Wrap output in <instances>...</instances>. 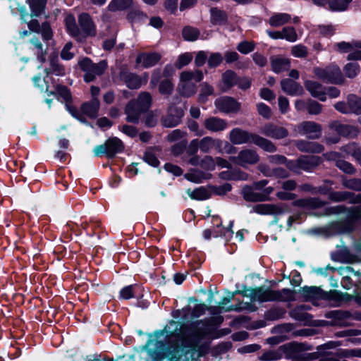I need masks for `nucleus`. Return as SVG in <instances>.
<instances>
[{
	"mask_svg": "<svg viewBox=\"0 0 361 361\" xmlns=\"http://www.w3.org/2000/svg\"><path fill=\"white\" fill-rule=\"evenodd\" d=\"M238 293L244 297L249 298L252 302H287L293 299V292L288 288L274 290L259 287L257 288H245Z\"/></svg>",
	"mask_w": 361,
	"mask_h": 361,
	"instance_id": "f257e3e1",
	"label": "nucleus"
},
{
	"mask_svg": "<svg viewBox=\"0 0 361 361\" xmlns=\"http://www.w3.org/2000/svg\"><path fill=\"white\" fill-rule=\"evenodd\" d=\"M229 140L233 145L253 143L268 152H275L276 147L270 140L257 134L250 133L240 128H235L229 133Z\"/></svg>",
	"mask_w": 361,
	"mask_h": 361,
	"instance_id": "f03ea898",
	"label": "nucleus"
},
{
	"mask_svg": "<svg viewBox=\"0 0 361 361\" xmlns=\"http://www.w3.org/2000/svg\"><path fill=\"white\" fill-rule=\"evenodd\" d=\"M300 295L305 301L324 300L332 302L334 305H340L344 300V295L336 290L324 292L316 286L304 287Z\"/></svg>",
	"mask_w": 361,
	"mask_h": 361,
	"instance_id": "7ed1b4c3",
	"label": "nucleus"
},
{
	"mask_svg": "<svg viewBox=\"0 0 361 361\" xmlns=\"http://www.w3.org/2000/svg\"><path fill=\"white\" fill-rule=\"evenodd\" d=\"M152 96L149 92H141L137 99L130 101L125 109L127 115L126 120L128 122L136 123L138 122L141 114L150 107Z\"/></svg>",
	"mask_w": 361,
	"mask_h": 361,
	"instance_id": "20e7f679",
	"label": "nucleus"
},
{
	"mask_svg": "<svg viewBox=\"0 0 361 361\" xmlns=\"http://www.w3.org/2000/svg\"><path fill=\"white\" fill-rule=\"evenodd\" d=\"M204 78L202 71H183L180 75L177 90L183 97H189L197 92V83Z\"/></svg>",
	"mask_w": 361,
	"mask_h": 361,
	"instance_id": "39448f33",
	"label": "nucleus"
},
{
	"mask_svg": "<svg viewBox=\"0 0 361 361\" xmlns=\"http://www.w3.org/2000/svg\"><path fill=\"white\" fill-rule=\"evenodd\" d=\"M345 214L346 219L352 224H361V205L347 208L343 205L329 207L325 209L326 215Z\"/></svg>",
	"mask_w": 361,
	"mask_h": 361,
	"instance_id": "423d86ee",
	"label": "nucleus"
},
{
	"mask_svg": "<svg viewBox=\"0 0 361 361\" xmlns=\"http://www.w3.org/2000/svg\"><path fill=\"white\" fill-rule=\"evenodd\" d=\"M314 73L319 79L330 83L341 84L344 80L339 67L334 64L325 68H315Z\"/></svg>",
	"mask_w": 361,
	"mask_h": 361,
	"instance_id": "0eeeda50",
	"label": "nucleus"
},
{
	"mask_svg": "<svg viewBox=\"0 0 361 361\" xmlns=\"http://www.w3.org/2000/svg\"><path fill=\"white\" fill-rule=\"evenodd\" d=\"M80 66L85 73L84 80L90 82L92 81L97 76L102 75L107 67L105 61H101L98 63H94L92 61L86 58L80 62Z\"/></svg>",
	"mask_w": 361,
	"mask_h": 361,
	"instance_id": "6e6552de",
	"label": "nucleus"
},
{
	"mask_svg": "<svg viewBox=\"0 0 361 361\" xmlns=\"http://www.w3.org/2000/svg\"><path fill=\"white\" fill-rule=\"evenodd\" d=\"M229 159L236 165L247 168L248 166L258 163L259 157L255 150L246 148L240 150L237 156L231 157Z\"/></svg>",
	"mask_w": 361,
	"mask_h": 361,
	"instance_id": "1a4fd4ad",
	"label": "nucleus"
},
{
	"mask_svg": "<svg viewBox=\"0 0 361 361\" xmlns=\"http://www.w3.org/2000/svg\"><path fill=\"white\" fill-rule=\"evenodd\" d=\"M78 23L82 35V41L88 37H94L97 35L96 25L88 13H81L78 16Z\"/></svg>",
	"mask_w": 361,
	"mask_h": 361,
	"instance_id": "9d476101",
	"label": "nucleus"
},
{
	"mask_svg": "<svg viewBox=\"0 0 361 361\" xmlns=\"http://www.w3.org/2000/svg\"><path fill=\"white\" fill-rule=\"evenodd\" d=\"M296 128L299 133L311 139H317L322 134V126L313 121H303Z\"/></svg>",
	"mask_w": 361,
	"mask_h": 361,
	"instance_id": "9b49d317",
	"label": "nucleus"
},
{
	"mask_svg": "<svg viewBox=\"0 0 361 361\" xmlns=\"http://www.w3.org/2000/svg\"><path fill=\"white\" fill-rule=\"evenodd\" d=\"M215 106L216 109L223 113H236L240 108V104L233 98L222 97L216 99Z\"/></svg>",
	"mask_w": 361,
	"mask_h": 361,
	"instance_id": "f8f14e48",
	"label": "nucleus"
},
{
	"mask_svg": "<svg viewBox=\"0 0 361 361\" xmlns=\"http://www.w3.org/2000/svg\"><path fill=\"white\" fill-rule=\"evenodd\" d=\"M260 133L267 137L276 140L283 139L288 135V131L286 128L273 123L265 124L261 128Z\"/></svg>",
	"mask_w": 361,
	"mask_h": 361,
	"instance_id": "ddd939ff",
	"label": "nucleus"
},
{
	"mask_svg": "<svg viewBox=\"0 0 361 361\" xmlns=\"http://www.w3.org/2000/svg\"><path fill=\"white\" fill-rule=\"evenodd\" d=\"M156 347L157 349H159L158 357L160 359L164 357H169L170 359L178 358L180 356V353L183 352V348L177 343L166 348L165 345L161 341L157 342Z\"/></svg>",
	"mask_w": 361,
	"mask_h": 361,
	"instance_id": "4468645a",
	"label": "nucleus"
},
{
	"mask_svg": "<svg viewBox=\"0 0 361 361\" xmlns=\"http://www.w3.org/2000/svg\"><path fill=\"white\" fill-rule=\"evenodd\" d=\"M305 88L310 94L322 102L326 99V89L320 83L313 80H306L304 83Z\"/></svg>",
	"mask_w": 361,
	"mask_h": 361,
	"instance_id": "2eb2a0df",
	"label": "nucleus"
},
{
	"mask_svg": "<svg viewBox=\"0 0 361 361\" xmlns=\"http://www.w3.org/2000/svg\"><path fill=\"white\" fill-rule=\"evenodd\" d=\"M223 141L220 139L213 138L212 137H204L200 140V149L204 153H208L212 149L218 152H222Z\"/></svg>",
	"mask_w": 361,
	"mask_h": 361,
	"instance_id": "dca6fc26",
	"label": "nucleus"
},
{
	"mask_svg": "<svg viewBox=\"0 0 361 361\" xmlns=\"http://www.w3.org/2000/svg\"><path fill=\"white\" fill-rule=\"evenodd\" d=\"M281 87L285 93L290 96H300L304 93L302 86L290 78L282 80Z\"/></svg>",
	"mask_w": 361,
	"mask_h": 361,
	"instance_id": "f3484780",
	"label": "nucleus"
},
{
	"mask_svg": "<svg viewBox=\"0 0 361 361\" xmlns=\"http://www.w3.org/2000/svg\"><path fill=\"white\" fill-rule=\"evenodd\" d=\"M121 77L126 85L130 89H137L140 87L142 84L147 83L148 79L147 74H145L143 78H141L138 75L128 72H123Z\"/></svg>",
	"mask_w": 361,
	"mask_h": 361,
	"instance_id": "a211bd4d",
	"label": "nucleus"
},
{
	"mask_svg": "<svg viewBox=\"0 0 361 361\" xmlns=\"http://www.w3.org/2000/svg\"><path fill=\"white\" fill-rule=\"evenodd\" d=\"M161 59V55L156 52L142 53L136 59V63L143 68H147L156 65Z\"/></svg>",
	"mask_w": 361,
	"mask_h": 361,
	"instance_id": "6ab92c4d",
	"label": "nucleus"
},
{
	"mask_svg": "<svg viewBox=\"0 0 361 361\" xmlns=\"http://www.w3.org/2000/svg\"><path fill=\"white\" fill-rule=\"evenodd\" d=\"M204 126L207 130L216 133L226 130L228 128V123L224 119L212 116L204 121Z\"/></svg>",
	"mask_w": 361,
	"mask_h": 361,
	"instance_id": "aec40b11",
	"label": "nucleus"
},
{
	"mask_svg": "<svg viewBox=\"0 0 361 361\" xmlns=\"http://www.w3.org/2000/svg\"><path fill=\"white\" fill-rule=\"evenodd\" d=\"M292 325L289 324H282L276 326L273 329L274 333H280L281 335L273 336L267 339V343L270 345H276L286 339H288V336L285 334H288L292 330Z\"/></svg>",
	"mask_w": 361,
	"mask_h": 361,
	"instance_id": "412c9836",
	"label": "nucleus"
},
{
	"mask_svg": "<svg viewBox=\"0 0 361 361\" xmlns=\"http://www.w3.org/2000/svg\"><path fill=\"white\" fill-rule=\"evenodd\" d=\"M66 29L68 34L74 37L76 40L82 42V35L81 34L80 30L76 24L75 17L68 14L64 19Z\"/></svg>",
	"mask_w": 361,
	"mask_h": 361,
	"instance_id": "4be33fe9",
	"label": "nucleus"
},
{
	"mask_svg": "<svg viewBox=\"0 0 361 361\" xmlns=\"http://www.w3.org/2000/svg\"><path fill=\"white\" fill-rule=\"evenodd\" d=\"M330 127L339 135L354 137H356L359 133L357 128L350 125L341 124L338 122H334L331 123Z\"/></svg>",
	"mask_w": 361,
	"mask_h": 361,
	"instance_id": "5701e85b",
	"label": "nucleus"
},
{
	"mask_svg": "<svg viewBox=\"0 0 361 361\" xmlns=\"http://www.w3.org/2000/svg\"><path fill=\"white\" fill-rule=\"evenodd\" d=\"M183 116V111L181 109H176L173 106L169 107V115L164 119V126L168 128H172L177 126Z\"/></svg>",
	"mask_w": 361,
	"mask_h": 361,
	"instance_id": "b1692460",
	"label": "nucleus"
},
{
	"mask_svg": "<svg viewBox=\"0 0 361 361\" xmlns=\"http://www.w3.org/2000/svg\"><path fill=\"white\" fill-rule=\"evenodd\" d=\"M253 211L262 215L279 214L283 212V208L279 204H260L255 206Z\"/></svg>",
	"mask_w": 361,
	"mask_h": 361,
	"instance_id": "393cba45",
	"label": "nucleus"
},
{
	"mask_svg": "<svg viewBox=\"0 0 361 361\" xmlns=\"http://www.w3.org/2000/svg\"><path fill=\"white\" fill-rule=\"evenodd\" d=\"M356 194L349 191H331L329 192V199L335 202L348 201L350 204H356L353 202L355 200Z\"/></svg>",
	"mask_w": 361,
	"mask_h": 361,
	"instance_id": "a878e982",
	"label": "nucleus"
},
{
	"mask_svg": "<svg viewBox=\"0 0 361 361\" xmlns=\"http://www.w3.org/2000/svg\"><path fill=\"white\" fill-rule=\"evenodd\" d=\"M295 145L300 151L310 153H320L323 152L324 149V147L318 142L306 140H298L296 142Z\"/></svg>",
	"mask_w": 361,
	"mask_h": 361,
	"instance_id": "bb28decb",
	"label": "nucleus"
},
{
	"mask_svg": "<svg viewBox=\"0 0 361 361\" xmlns=\"http://www.w3.org/2000/svg\"><path fill=\"white\" fill-rule=\"evenodd\" d=\"M322 162L321 158L317 156H302L299 158L300 171H310Z\"/></svg>",
	"mask_w": 361,
	"mask_h": 361,
	"instance_id": "cd10ccee",
	"label": "nucleus"
},
{
	"mask_svg": "<svg viewBox=\"0 0 361 361\" xmlns=\"http://www.w3.org/2000/svg\"><path fill=\"white\" fill-rule=\"evenodd\" d=\"M221 80V89L223 92H225L237 84L238 77L234 71L228 70L222 74Z\"/></svg>",
	"mask_w": 361,
	"mask_h": 361,
	"instance_id": "c85d7f7f",
	"label": "nucleus"
},
{
	"mask_svg": "<svg viewBox=\"0 0 361 361\" xmlns=\"http://www.w3.org/2000/svg\"><path fill=\"white\" fill-rule=\"evenodd\" d=\"M294 204L301 207L312 209L323 207L325 202L318 197H310L298 200L295 201Z\"/></svg>",
	"mask_w": 361,
	"mask_h": 361,
	"instance_id": "c756f323",
	"label": "nucleus"
},
{
	"mask_svg": "<svg viewBox=\"0 0 361 361\" xmlns=\"http://www.w3.org/2000/svg\"><path fill=\"white\" fill-rule=\"evenodd\" d=\"M107 157H114L117 153L121 152L123 149V144L117 137H113L106 140Z\"/></svg>",
	"mask_w": 361,
	"mask_h": 361,
	"instance_id": "7c9ffc66",
	"label": "nucleus"
},
{
	"mask_svg": "<svg viewBox=\"0 0 361 361\" xmlns=\"http://www.w3.org/2000/svg\"><path fill=\"white\" fill-rule=\"evenodd\" d=\"M291 20V17L286 13H274L269 19V24L272 27L282 26Z\"/></svg>",
	"mask_w": 361,
	"mask_h": 361,
	"instance_id": "2f4dec72",
	"label": "nucleus"
},
{
	"mask_svg": "<svg viewBox=\"0 0 361 361\" xmlns=\"http://www.w3.org/2000/svg\"><path fill=\"white\" fill-rule=\"evenodd\" d=\"M286 346L281 345L276 350H270L267 352L263 353L260 357L259 360L262 361H276L281 359L286 352Z\"/></svg>",
	"mask_w": 361,
	"mask_h": 361,
	"instance_id": "473e14b6",
	"label": "nucleus"
},
{
	"mask_svg": "<svg viewBox=\"0 0 361 361\" xmlns=\"http://www.w3.org/2000/svg\"><path fill=\"white\" fill-rule=\"evenodd\" d=\"M99 109V102L98 99H92L90 102L83 104L81 107L82 113L90 118L97 116Z\"/></svg>",
	"mask_w": 361,
	"mask_h": 361,
	"instance_id": "72a5a7b5",
	"label": "nucleus"
},
{
	"mask_svg": "<svg viewBox=\"0 0 361 361\" xmlns=\"http://www.w3.org/2000/svg\"><path fill=\"white\" fill-rule=\"evenodd\" d=\"M211 23L215 25H222L227 23L228 17L226 13L217 8L210 9Z\"/></svg>",
	"mask_w": 361,
	"mask_h": 361,
	"instance_id": "f704fd0d",
	"label": "nucleus"
},
{
	"mask_svg": "<svg viewBox=\"0 0 361 361\" xmlns=\"http://www.w3.org/2000/svg\"><path fill=\"white\" fill-rule=\"evenodd\" d=\"M252 187L245 186L243 189V194L245 200L250 202H263L264 197L262 195V192H257Z\"/></svg>",
	"mask_w": 361,
	"mask_h": 361,
	"instance_id": "c9c22d12",
	"label": "nucleus"
},
{
	"mask_svg": "<svg viewBox=\"0 0 361 361\" xmlns=\"http://www.w3.org/2000/svg\"><path fill=\"white\" fill-rule=\"evenodd\" d=\"M214 221L216 222V228L214 231V237H224L226 240H228L233 235V231L231 230L233 226V221L229 224V227L227 228H221V223L219 224V218H214Z\"/></svg>",
	"mask_w": 361,
	"mask_h": 361,
	"instance_id": "e433bc0d",
	"label": "nucleus"
},
{
	"mask_svg": "<svg viewBox=\"0 0 361 361\" xmlns=\"http://www.w3.org/2000/svg\"><path fill=\"white\" fill-rule=\"evenodd\" d=\"M133 3V0H111L107 8L113 12L125 11L130 8Z\"/></svg>",
	"mask_w": 361,
	"mask_h": 361,
	"instance_id": "4c0bfd02",
	"label": "nucleus"
},
{
	"mask_svg": "<svg viewBox=\"0 0 361 361\" xmlns=\"http://www.w3.org/2000/svg\"><path fill=\"white\" fill-rule=\"evenodd\" d=\"M45 71L47 75L51 73L58 76H62L66 73L64 67L59 63V60L56 56H54L50 59L49 67L46 68Z\"/></svg>",
	"mask_w": 361,
	"mask_h": 361,
	"instance_id": "58836bf2",
	"label": "nucleus"
},
{
	"mask_svg": "<svg viewBox=\"0 0 361 361\" xmlns=\"http://www.w3.org/2000/svg\"><path fill=\"white\" fill-rule=\"evenodd\" d=\"M342 150L346 154L351 155L361 166V147L355 142H352L343 146Z\"/></svg>",
	"mask_w": 361,
	"mask_h": 361,
	"instance_id": "ea45409f",
	"label": "nucleus"
},
{
	"mask_svg": "<svg viewBox=\"0 0 361 361\" xmlns=\"http://www.w3.org/2000/svg\"><path fill=\"white\" fill-rule=\"evenodd\" d=\"M272 70L275 73H280L286 71L290 67V61L288 59L282 57H274L271 60Z\"/></svg>",
	"mask_w": 361,
	"mask_h": 361,
	"instance_id": "a19ab883",
	"label": "nucleus"
},
{
	"mask_svg": "<svg viewBox=\"0 0 361 361\" xmlns=\"http://www.w3.org/2000/svg\"><path fill=\"white\" fill-rule=\"evenodd\" d=\"M27 4L29 5L32 16H40L45 7L47 0H26Z\"/></svg>",
	"mask_w": 361,
	"mask_h": 361,
	"instance_id": "79ce46f5",
	"label": "nucleus"
},
{
	"mask_svg": "<svg viewBox=\"0 0 361 361\" xmlns=\"http://www.w3.org/2000/svg\"><path fill=\"white\" fill-rule=\"evenodd\" d=\"M353 0H331L329 9L333 12H343L348 10Z\"/></svg>",
	"mask_w": 361,
	"mask_h": 361,
	"instance_id": "37998d69",
	"label": "nucleus"
},
{
	"mask_svg": "<svg viewBox=\"0 0 361 361\" xmlns=\"http://www.w3.org/2000/svg\"><path fill=\"white\" fill-rule=\"evenodd\" d=\"M337 50L341 53H350L355 49H361V41L352 42H341L335 44Z\"/></svg>",
	"mask_w": 361,
	"mask_h": 361,
	"instance_id": "c03bdc74",
	"label": "nucleus"
},
{
	"mask_svg": "<svg viewBox=\"0 0 361 361\" xmlns=\"http://www.w3.org/2000/svg\"><path fill=\"white\" fill-rule=\"evenodd\" d=\"M342 185L344 188L361 192V178H348L345 177L342 178Z\"/></svg>",
	"mask_w": 361,
	"mask_h": 361,
	"instance_id": "a18cd8bd",
	"label": "nucleus"
},
{
	"mask_svg": "<svg viewBox=\"0 0 361 361\" xmlns=\"http://www.w3.org/2000/svg\"><path fill=\"white\" fill-rule=\"evenodd\" d=\"M348 102L352 113L361 114V98L355 94H349Z\"/></svg>",
	"mask_w": 361,
	"mask_h": 361,
	"instance_id": "49530a36",
	"label": "nucleus"
},
{
	"mask_svg": "<svg viewBox=\"0 0 361 361\" xmlns=\"http://www.w3.org/2000/svg\"><path fill=\"white\" fill-rule=\"evenodd\" d=\"M343 71L346 77L354 78L360 73V68L357 63L351 62L344 66Z\"/></svg>",
	"mask_w": 361,
	"mask_h": 361,
	"instance_id": "de8ad7c7",
	"label": "nucleus"
},
{
	"mask_svg": "<svg viewBox=\"0 0 361 361\" xmlns=\"http://www.w3.org/2000/svg\"><path fill=\"white\" fill-rule=\"evenodd\" d=\"M182 35L185 40L195 41L200 35V31L195 27L187 26L183 29Z\"/></svg>",
	"mask_w": 361,
	"mask_h": 361,
	"instance_id": "09e8293b",
	"label": "nucleus"
},
{
	"mask_svg": "<svg viewBox=\"0 0 361 361\" xmlns=\"http://www.w3.org/2000/svg\"><path fill=\"white\" fill-rule=\"evenodd\" d=\"M188 195L194 200H204L209 198V193L207 190L203 188H199L194 190H188Z\"/></svg>",
	"mask_w": 361,
	"mask_h": 361,
	"instance_id": "8fccbe9b",
	"label": "nucleus"
},
{
	"mask_svg": "<svg viewBox=\"0 0 361 361\" xmlns=\"http://www.w3.org/2000/svg\"><path fill=\"white\" fill-rule=\"evenodd\" d=\"M223 56L219 52H213L209 54L207 60L208 66L215 68L219 66L223 61Z\"/></svg>",
	"mask_w": 361,
	"mask_h": 361,
	"instance_id": "3c124183",
	"label": "nucleus"
},
{
	"mask_svg": "<svg viewBox=\"0 0 361 361\" xmlns=\"http://www.w3.org/2000/svg\"><path fill=\"white\" fill-rule=\"evenodd\" d=\"M336 165L340 170L345 173L354 174L356 172V169L353 164L345 160H337Z\"/></svg>",
	"mask_w": 361,
	"mask_h": 361,
	"instance_id": "603ef678",
	"label": "nucleus"
},
{
	"mask_svg": "<svg viewBox=\"0 0 361 361\" xmlns=\"http://www.w3.org/2000/svg\"><path fill=\"white\" fill-rule=\"evenodd\" d=\"M283 39L294 42L298 39V35L293 27H285L282 29Z\"/></svg>",
	"mask_w": 361,
	"mask_h": 361,
	"instance_id": "864d4df0",
	"label": "nucleus"
},
{
	"mask_svg": "<svg viewBox=\"0 0 361 361\" xmlns=\"http://www.w3.org/2000/svg\"><path fill=\"white\" fill-rule=\"evenodd\" d=\"M192 59V55L191 53H184L180 54L177 61H176L175 66L177 68L180 69L181 68L189 64Z\"/></svg>",
	"mask_w": 361,
	"mask_h": 361,
	"instance_id": "5fc2aeb1",
	"label": "nucleus"
},
{
	"mask_svg": "<svg viewBox=\"0 0 361 361\" xmlns=\"http://www.w3.org/2000/svg\"><path fill=\"white\" fill-rule=\"evenodd\" d=\"M173 90V85L170 80L166 79L161 82L159 87L160 94L169 96L172 93Z\"/></svg>",
	"mask_w": 361,
	"mask_h": 361,
	"instance_id": "6e6d98bb",
	"label": "nucleus"
},
{
	"mask_svg": "<svg viewBox=\"0 0 361 361\" xmlns=\"http://www.w3.org/2000/svg\"><path fill=\"white\" fill-rule=\"evenodd\" d=\"M200 165L205 170L214 171L216 166L215 159L211 156H206L200 161Z\"/></svg>",
	"mask_w": 361,
	"mask_h": 361,
	"instance_id": "4d7b16f0",
	"label": "nucleus"
},
{
	"mask_svg": "<svg viewBox=\"0 0 361 361\" xmlns=\"http://www.w3.org/2000/svg\"><path fill=\"white\" fill-rule=\"evenodd\" d=\"M147 18V15L139 9L131 11L128 14V18L134 23L145 20Z\"/></svg>",
	"mask_w": 361,
	"mask_h": 361,
	"instance_id": "13d9d810",
	"label": "nucleus"
},
{
	"mask_svg": "<svg viewBox=\"0 0 361 361\" xmlns=\"http://www.w3.org/2000/svg\"><path fill=\"white\" fill-rule=\"evenodd\" d=\"M33 82L37 87L40 88L41 91L53 94L54 91L50 90L49 86L47 85V81L46 79H42L39 76H35L33 78Z\"/></svg>",
	"mask_w": 361,
	"mask_h": 361,
	"instance_id": "bf43d9fd",
	"label": "nucleus"
},
{
	"mask_svg": "<svg viewBox=\"0 0 361 361\" xmlns=\"http://www.w3.org/2000/svg\"><path fill=\"white\" fill-rule=\"evenodd\" d=\"M255 49V44L248 41H243L239 43L237 46V49L238 51L243 54H247L252 52Z\"/></svg>",
	"mask_w": 361,
	"mask_h": 361,
	"instance_id": "052dcab7",
	"label": "nucleus"
},
{
	"mask_svg": "<svg viewBox=\"0 0 361 361\" xmlns=\"http://www.w3.org/2000/svg\"><path fill=\"white\" fill-rule=\"evenodd\" d=\"M291 54L298 58L306 57L307 55V49L302 44H297L292 47Z\"/></svg>",
	"mask_w": 361,
	"mask_h": 361,
	"instance_id": "680f3d73",
	"label": "nucleus"
},
{
	"mask_svg": "<svg viewBox=\"0 0 361 361\" xmlns=\"http://www.w3.org/2000/svg\"><path fill=\"white\" fill-rule=\"evenodd\" d=\"M308 113L313 115H317L321 113L322 106L319 103L314 100H310L307 106Z\"/></svg>",
	"mask_w": 361,
	"mask_h": 361,
	"instance_id": "e2e57ef3",
	"label": "nucleus"
},
{
	"mask_svg": "<svg viewBox=\"0 0 361 361\" xmlns=\"http://www.w3.org/2000/svg\"><path fill=\"white\" fill-rule=\"evenodd\" d=\"M214 93V88L212 85L207 82H203L201 85V92L200 94V99L204 101L207 97L212 95Z\"/></svg>",
	"mask_w": 361,
	"mask_h": 361,
	"instance_id": "0e129e2a",
	"label": "nucleus"
},
{
	"mask_svg": "<svg viewBox=\"0 0 361 361\" xmlns=\"http://www.w3.org/2000/svg\"><path fill=\"white\" fill-rule=\"evenodd\" d=\"M39 32L42 33L44 40L49 41L52 39L53 32L50 25L48 23H44L42 24Z\"/></svg>",
	"mask_w": 361,
	"mask_h": 361,
	"instance_id": "69168bd1",
	"label": "nucleus"
},
{
	"mask_svg": "<svg viewBox=\"0 0 361 361\" xmlns=\"http://www.w3.org/2000/svg\"><path fill=\"white\" fill-rule=\"evenodd\" d=\"M56 93L66 102L71 100V95L69 90L64 86H57L55 88Z\"/></svg>",
	"mask_w": 361,
	"mask_h": 361,
	"instance_id": "338daca9",
	"label": "nucleus"
},
{
	"mask_svg": "<svg viewBox=\"0 0 361 361\" xmlns=\"http://www.w3.org/2000/svg\"><path fill=\"white\" fill-rule=\"evenodd\" d=\"M73 47L72 42H67L63 47L61 52V57L64 60H70L74 56V53L71 51Z\"/></svg>",
	"mask_w": 361,
	"mask_h": 361,
	"instance_id": "774afa93",
	"label": "nucleus"
}]
</instances>
